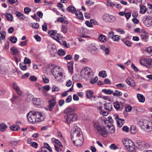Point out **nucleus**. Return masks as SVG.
Wrapping results in <instances>:
<instances>
[{
	"label": "nucleus",
	"mask_w": 152,
	"mask_h": 152,
	"mask_svg": "<svg viewBox=\"0 0 152 152\" xmlns=\"http://www.w3.org/2000/svg\"><path fill=\"white\" fill-rule=\"evenodd\" d=\"M28 122L34 124L36 122H40L44 119V117L40 112L30 111L27 114Z\"/></svg>",
	"instance_id": "f257e3e1"
},
{
	"label": "nucleus",
	"mask_w": 152,
	"mask_h": 152,
	"mask_svg": "<svg viewBox=\"0 0 152 152\" xmlns=\"http://www.w3.org/2000/svg\"><path fill=\"white\" fill-rule=\"evenodd\" d=\"M124 145L127 150L131 152H133L135 149V146L133 142L128 139H124L122 140Z\"/></svg>",
	"instance_id": "f03ea898"
},
{
	"label": "nucleus",
	"mask_w": 152,
	"mask_h": 152,
	"mask_svg": "<svg viewBox=\"0 0 152 152\" xmlns=\"http://www.w3.org/2000/svg\"><path fill=\"white\" fill-rule=\"evenodd\" d=\"M81 76L85 78H91L93 76L92 70L87 67L82 70L80 72Z\"/></svg>",
	"instance_id": "7ed1b4c3"
},
{
	"label": "nucleus",
	"mask_w": 152,
	"mask_h": 152,
	"mask_svg": "<svg viewBox=\"0 0 152 152\" xmlns=\"http://www.w3.org/2000/svg\"><path fill=\"white\" fill-rule=\"evenodd\" d=\"M73 129V131L71 132V137L72 140L74 139H76L77 138H79L83 136L82 135V132L79 127L77 126L74 127Z\"/></svg>",
	"instance_id": "20e7f679"
},
{
	"label": "nucleus",
	"mask_w": 152,
	"mask_h": 152,
	"mask_svg": "<svg viewBox=\"0 0 152 152\" xmlns=\"http://www.w3.org/2000/svg\"><path fill=\"white\" fill-rule=\"evenodd\" d=\"M115 16L107 13H104L102 16L103 20L106 22H113L115 20Z\"/></svg>",
	"instance_id": "39448f33"
},
{
	"label": "nucleus",
	"mask_w": 152,
	"mask_h": 152,
	"mask_svg": "<svg viewBox=\"0 0 152 152\" xmlns=\"http://www.w3.org/2000/svg\"><path fill=\"white\" fill-rule=\"evenodd\" d=\"M140 62L141 64L144 65L148 68L152 67V60L145 58H142L140 60Z\"/></svg>",
	"instance_id": "423d86ee"
},
{
	"label": "nucleus",
	"mask_w": 152,
	"mask_h": 152,
	"mask_svg": "<svg viewBox=\"0 0 152 152\" xmlns=\"http://www.w3.org/2000/svg\"><path fill=\"white\" fill-rule=\"evenodd\" d=\"M97 130L98 133L104 137H106L108 134V131L107 130V127H101L99 128Z\"/></svg>",
	"instance_id": "0eeeda50"
},
{
	"label": "nucleus",
	"mask_w": 152,
	"mask_h": 152,
	"mask_svg": "<svg viewBox=\"0 0 152 152\" xmlns=\"http://www.w3.org/2000/svg\"><path fill=\"white\" fill-rule=\"evenodd\" d=\"M143 22L147 27L152 25V18L151 16H145L143 18Z\"/></svg>",
	"instance_id": "6e6552de"
},
{
	"label": "nucleus",
	"mask_w": 152,
	"mask_h": 152,
	"mask_svg": "<svg viewBox=\"0 0 152 152\" xmlns=\"http://www.w3.org/2000/svg\"><path fill=\"white\" fill-rule=\"evenodd\" d=\"M147 11L148 13L150 15L152 14V5H150L149 9L146 10V7L144 5H141L140 7V12L141 13H144Z\"/></svg>",
	"instance_id": "1a4fd4ad"
},
{
	"label": "nucleus",
	"mask_w": 152,
	"mask_h": 152,
	"mask_svg": "<svg viewBox=\"0 0 152 152\" xmlns=\"http://www.w3.org/2000/svg\"><path fill=\"white\" fill-rule=\"evenodd\" d=\"M72 140L73 143L75 145L80 147L83 144V136L80 137L79 138H77L76 139H74Z\"/></svg>",
	"instance_id": "9d476101"
},
{
	"label": "nucleus",
	"mask_w": 152,
	"mask_h": 152,
	"mask_svg": "<svg viewBox=\"0 0 152 152\" xmlns=\"http://www.w3.org/2000/svg\"><path fill=\"white\" fill-rule=\"evenodd\" d=\"M88 50L90 53L92 54H95L97 53V51L99 50L98 48H96L93 44H90L88 47Z\"/></svg>",
	"instance_id": "9b49d317"
},
{
	"label": "nucleus",
	"mask_w": 152,
	"mask_h": 152,
	"mask_svg": "<svg viewBox=\"0 0 152 152\" xmlns=\"http://www.w3.org/2000/svg\"><path fill=\"white\" fill-rule=\"evenodd\" d=\"M77 118V115L75 113H73L67 117L66 118V121L69 123L71 121L76 120Z\"/></svg>",
	"instance_id": "f8f14e48"
},
{
	"label": "nucleus",
	"mask_w": 152,
	"mask_h": 152,
	"mask_svg": "<svg viewBox=\"0 0 152 152\" xmlns=\"http://www.w3.org/2000/svg\"><path fill=\"white\" fill-rule=\"evenodd\" d=\"M126 83L131 87H134L136 86L134 81L130 77H128L126 79Z\"/></svg>",
	"instance_id": "ddd939ff"
},
{
	"label": "nucleus",
	"mask_w": 152,
	"mask_h": 152,
	"mask_svg": "<svg viewBox=\"0 0 152 152\" xmlns=\"http://www.w3.org/2000/svg\"><path fill=\"white\" fill-rule=\"evenodd\" d=\"M11 53L12 55H17L19 54V51L16 47L13 46L10 49Z\"/></svg>",
	"instance_id": "4468645a"
},
{
	"label": "nucleus",
	"mask_w": 152,
	"mask_h": 152,
	"mask_svg": "<svg viewBox=\"0 0 152 152\" xmlns=\"http://www.w3.org/2000/svg\"><path fill=\"white\" fill-rule=\"evenodd\" d=\"M51 72L53 75L55 76L56 75H58L59 73L61 72H60L59 68L56 66L51 69Z\"/></svg>",
	"instance_id": "2eb2a0df"
},
{
	"label": "nucleus",
	"mask_w": 152,
	"mask_h": 152,
	"mask_svg": "<svg viewBox=\"0 0 152 152\" xmlns=\"http://www.w3.org/2000/svg\"><path fill=\"white\" fill-rule=\"evenodd\" d=\"M12 86L13 88L15 90L17 94L18 95H20L22 93V92L17 83H13Z\"/></svg>",
	"instance_id": "dca6fc26"
},
{
	"label": "nucleus",
	"mask_w": 152,
	"mask_h": 152,
	"mask_svg": "<svg viewBox=\"0 0 152 152\" xmlns=\"http://www.w3.org/2000/svg\"><path fill=\"white\" fill-rule=\"evenodd\" d=\"M106 126L107 127V130L108 131V134H112L115 132V127L113 126H110L109 125H108Z\"/></svg>",
	"instance_id": "f3484780"
},
{
	"label": "nucleus",
	"mask_w": 152,
	"mask_h": 152,
	"mask_svg": "<svg viewBox=\"0 0 152 152\" xmlns=\"http://www.w3.org/2000/svg\"><path fill=\"white\" fill-rule=\"evenodd\" d=\"M148 38V34L145 32H142V34H141V39L145 42H147V39Z\"/></svg>",
	"instance_id": "a211bd4d"
},
{
	"label": "nucleus",
	"mask_w": 152,
	"mask_h": 152,
	"mask_svg": "<svg viewBox=\"0 0 152 152\" xmlns=\"http://www.w3.org/2000/svg\"><path fill=\"white\" fill-rule=\"evenodd\" d=\"M64 113L66 114L67 117L74 113L72 108L70 107L66 108L64 111Z\"/></svg>",
	"instance_id": "6ab92c4d"
},
{
	"label": "nucleus",
	"mask_w": 152,
	"mask_h": 152,
	"mask_svg": "<svg viewBox=\"0 0 152 152\" xmlns=\"http://www.w3.org/2000/svg\"><path fill=\"white\" fill-rule=\"evenodd\" d=\"M137 96L139 101L140 102L143 103L145 101V97L142 94H137Z\"/></svg>",
	"instance_id": "aec40b11"
},
{
	"label": "nucleus",
	"mask_w": 152,
	"mask_h": 152,
	"mask_svg": "<svg viewBox=\"0 0 152 152\" xmlns=\"http://www.w3.org/2000/svg\"><path fill=\"white\" fill-rule=\"evenodd\" d=\"M138 144L140 147L142 149L144 148H148L149 147L148 144L144 142H139Z\"/></svg>",
	"instance_id": "412c9836"
},
{
	"label": "nucleus",
	"mask_w": 152,
	"mask_h": 152,
	"mask_svg": "<svg viewBox=\"0 0 152 152\" xmlns=\"http://www.w3.org/2000/svg\"><path fill=\"white\" fill-rule=\"evenodd\" d=\"M33 104L35 105H39L42 104V101L40 98H36L33 100Z\"/></svg>",
	"instance_id": "4be33fe9"
},
{
	"label": "nucleus",
	"mask_w": 152,
	"mask_h": 152,
	"mask_svg": "<svg viewBox=\"0 0 152 152\" xmlns=\"http://www.w3.org/2000/svg\"><path fill=\"white\" fill-rule=\"evenodd\" d=\"M15 14L16 16L20 20H24L26 18L23 14L18 11H16Z\"/></svg>",
	"instance_id": "5701e85b"
},
{
	"label": "nucleus",
	"mask_w": 152,
	"mask_h": 152,
	"mask_svg": "<svg viewBox=\"0 0 152 152\" xmlns=\"http://www.w3.org/2000/svg\"><path fill=\"white\" fill-rule=\"evenodd\" d=\"M48 103V107H53L56 105V102L55 99H52L49 101Z\"/></svg>",
	"instance_id": "b1692460"
},
{
	"label": "nucleus",
	"mask_w": 152,
	"mask_h": 152,
	"mask_svg": "<svg viewBox=\"0 0 152 152\" xmlns=\"http://www.w3.org/2000/svg\"><path fill=\"white\" fill-rule=\"evenodd\" d=\"M104 106L105 109L109 111L111 110L113 108L112 105L110 103L105 104Z\"/></svg>",
	"instance_id": "393cba45"
},
{
	"label": "nucleus",
	"mask_w": 152,
	"mask_h": 152,
	"mask_svg": "<svg viewBox=\"0 0 152 152\" xmlns=\"http://www.w3.org/2000/svg\"><path fill=\"white\" fill-rule=\"evenodd\" d=\"M57 31L56 30H52L50 31H48V33L50 35L51 37H52L53 39L55 36H56V35L57 34Z\"/></svg>",
	"instance_id": "a878e982"
},
{
	"label": "nucleus",
	"mask_w": 152,
	"mask_h": 152,
	"mask_svg": "<svg viewBox=\"0 0 152 152\" xmlns=\"http://www.w3.org/2000/svg\"><path fill=\"white\" fill-rule=\"evenodd\" d=\"M63 74L62 72H61L58 74V75H56L55 77L57 81H61L63 78Z\"/></svg>",
	"instance_id": "bb28decb"
},
{
	"label": "nucleus",
	"mask_w": 152,
	"mask_h": 152,
	"mask_svg": "<svg viewBox=\"0 0 152 152\" xmlns=\"http://www.w3.org/2000/svg\"><path fill=\"white\" fill-rule=\"evenodd\" d=\"M144 130L148 132L152 131V123L151 122H149V123H148V125Z\"/></svg>",
	"instance_id": "cd10ccee"
},
{
	"label": "nucleus",
	"mask_w": 152,
	"mask_h": 152,
	"mask_svg": "<svg viewBox=\"0 0 152 152\" xmlns=\"http://www.w3.org/2000/svg\"><path fill=\"white\" fill-rule=\"evenodd\" d=\"M75 15L77 18L79 20H83V16L82 13L80 11L75 12Z\"/></svg>",
	"instance_id": "c85d7f7f"
},
{
	"label": "nucleus",
	"mask_w": 152,
	"mask_h": 152,
	"mask_svg": "<svg viewBox=\"0 0 152 152\" xmlns=\"http://www.w3.org/2000/svg\"><path fill=\"white\" fill-rule=\"evenodd\" d=\"M67 11L72 13H74L76 11V8L71 5L69 6L67 8Z\"/></svg>",
	"instance_id": "c756f323"
},
{
	"label": "nucleus",
	"mask_w": 152,
	"mask_h": 152,
	"mask_svg": "<svg viewBox=\"0 0 152 152\" xmlns=\"http://www.w3.org/2000/svg\"><path fill=\"white\" fill-rule=\"evenodd\" d=\"M93 92L92 91L89 90H88L86 93L87 98L91 99L93 97Z\"/></svg>",
	"instance_id": "7c9ffc66"
},
{
	"label": "nucleus",
	"mask_w": 152,
	"mask_h": 152,
	"mask_svg": "<svg viewBox=\"0 0 152 152\" xmlns=\"http://www.w3.org/2000/svg\"><path fill=\"white\" fill-rule=\"evenodd\" d=\"M7 127V126L5 124L3 123H1L0 124V130L2 132H4Z\"/></svg>",
	"instance_id": "2f4dec72"
},
{
	"label": "nucleus",
	"mask_w": 152,
	"mask_h": 152,
	"mask_svg": "<svg viewBox=\"0 0 152 152\" xmlns=\"http://www.w3.org/2000/svg\"><path fill=\"white\" fill-rule=\"evenodd\" d=\"M33 96L31 94H28L26 97V101L28 102H30L33 100Z\"/></svg>",
	"instance_id": "473e14b6"
},
{
	"label": "nucleus",
	"mask_w": 152,
	"mask_h": 152,
	"mask_svg": "<svg viewBox=\"0 0 152 152\" xmlns=\"http://www.w3.org/2000/svg\"><path fill=\"white\" fill-rule=\"evenodd\" d=\"M10 128L12 131H18V129L20 128V127L18 125H13L10 126Z\"/></svg>",
	"instance_id": "72a5a7b5"
},
{
	"label": "nucleus",
	"mask_w": 152,
	"mask_h": 152,
	"mask_svg": "<svg viewBox=\"0 0 152 152\" xmlns=\"http://www.w3.org/2000/svg\"><path fill=\"white\" fill-rule=\"evenodd\" d=\"M68 69L69 72L72 73L73 71V67L72 63H69L67 64Z\"/></svg>",
	"instance_id": "f704fd0d"
},
{
	"label": "nucleus",
	"mask_w": 152,
	"mask_h": 152,
	"mask_svg": "<svg viewBox=\"0 0 152 152\" xmlns=\"http://www.w3.org/2000/svg\"><path fill=\"white\" fill-rule=\"evenodd\" d=\"M102 91L103 92L107 94H110L112 93L113 94V91L111 90L106 89H103Z\"/></svg>",
	"instance_id": "c9c22d12"
},
{
	"label": "nucleus",
	"mask_w": 152,
	"mask_h": 152,
	"mask_svg": "<svg viewBox=\"0 0 152 152\" xmlns=\"http://www.w3.org/2000/svg\"><path fill=\"white\" fill-rule=\"evenodd\" d=\"M20 66L21 69L23 70H25L27 69L26 64L25 63L23 62L20 63Z\"/></svg>",
	"instance_id": "e433bc0d"
},
{
	"label": "nucleus",
	"mask_w": 152,
	"mask_h": 152,
	"mask_svg": "<svg viewBox=\"0 0 152 152\" xmlns=\"http://www.w3.org/2000/svg\"><path fill=\"white\" fill-rule=\"evenodd\" d=\"M130 130L131 133H135L137 132L136 127L134 126H132L130 128Z\"/></svg>",
	"instance_id": "4c0bfd02"
},
{
	"label": "nucleus",
	"mask_w": 152,
	"mask_h": 152,
	"mask_svg": "<svg viewBox=\"0 0 152 152\" xmlns=\"http://www.w3.org/2000/svg\"><path fill=\"white\" fill-rule=\"evenodd\" d=\"M61 31L64 34L66 33L67 31V26L66 25H61Z\"/></svg>",
	"instance_id": "58836bf2"
},
{
	"label": "nucleus",
	"mask_w": 152,
	"mask_h": 152,
	"mask_svg": "<svg viewBox=\"0 0 152 152\" xmlns=\"http://www.w3.org/2000/svg\"><path fill=\"white\" fill-rule=\"evenodd\" d=\"M99 76L103 78H104L107 76V74L105 71H103L100 72L99 73Z\"/></svg>",
	"instance_id": "ea45409f"
},
{
	"label": "nucleus",
	"mask_w": 152,
	"mask_h": 152,
	"mask_svg": "<svg viewBox=\"0 0 152 152\" xmlns=\"http://www.w3.org/2000/svg\"><path fill=\"white\" fill-rule=\"evenodd\" d=\"M124 44L126 46L131 47H132V43L129 40H126L123 41Z\"/></svg>",
	"instance_id": "a19ab883"
},
{
	"label": "nucleus",
	"mask_w": 152,
	"mask_h": 152,
	"mask_svg": "<svg viewBox=\"0 0 152 152\" xmlns=\"http://www.w3.org/2000/svg\"><path fill=\"white\" fill-rule=\"evenodd\" d=\"M58 55L61 56H63L65 54V51L62 49H59L58 51Z\"/></svg>",
	"instance_id": "79ce46f5"
},
{
	"label": "nucleus",
	"mask_w": 152,
	"mask_h": 152,
	"mask_svg": "<svg viewBox=\"0 0 152 152\" xmlns=\"http://www.w3.org/2000/svg\"><path fill=\"white\" fill-rule=\"evenodd\" d=\"M0 34L1 35V37L2 38V39L3 40H4L5 39L6 37V32H5L3 30H1L0 32Z\"/></svg>",
	"instance_id": "37998d69"
},
{
	"label": "nucleus",
	"mask_w": 152,
	"mask_h": 152,
	"mask_svg": "<svg viewBox=\"0 0 152 152\" xmlns=\"http://www.w3.org/2000/svg\"><path fill=\"white\" fill-rule=\"evenodd\" d=\"M94 126L95 128L97 130L99 128H100L101 126H99V123L98 121H93Z\"/></svg>",
	"instance_id": "c03bdc74"
},
{
	"label": "nucleus",
	"mask_w": 152,
	"mask_h": 152,
	"mask_svg": "<svg viewBox=\"0 0 152 152\" xmlns=\"http://www.w3.org/2000/svg\"><path fill=\"white\" fill-rule=\"evenodd\" d=\"M99 40L102 42H104L106 40V38L105 36L103 34H101L99 37Z\"/></svg>",
	"instance_id": "a18cd8bd"
},
{
	"label": "nucleus",
	"mask_w": 152,
	"mask_h": 152,
	"mask_svg": "<svg viewBox=\"0 0 152 152\" xmlns=\"http://www.w3.org/2000/svg\"><path fill=\"white\" fill-rule=\"evenodd\" d=\"M122 94L121 91H118L117 90H116L115 92L113 93V95L115 96H121Z\"/></svg>",
	"instance_id": "49530a36"
},
{
	"label": "nucleus",
	"mask_w": 152,
	"mask_h": 152,
	"mask_svg": "<svg viewBox=\"0 0 152 152\" xmlns=\"http://www.w3.org/2000/svg\"><path fill=\"white\" fill-rule=\"evenodd\" d=\"M98 80L97 77H95L94 78H92L91 79L90 82L91 84H93L96 83Z\"/></svg>",
	"instance_id": "de8ad7c7"
},
{
	"label": "nucleus",
	"mask_w": 152,
	"mask_h": 152,
	"mask_svg": "<svg viewBox=\"0 0 152 152\" xmlns=\"http://www.w3.org/2000/svg\"><path fill=\"white\" fill-rule=\"evenodd\" d=\"M10 40L12 43H15L17 42V39L16 37L13 36L10 37Z\"/></svg>",
	"instance_id": "09e8293b"
},
{
	"label": "nucleus",
	"mask_w": 152,
	"mask_h": 152,
	"mask_svg": "<svg viewBox=\"0 0 152 152\" xmlns=\"http://www.w3.org/2000/svg\"><path fill=\"white\" fill-rule=\"evenodd\" d=\"M44 145L45 147V148H46V149H47L48 150L50 151V152H52V150L51 147L49 146L48 143L46 142L44 143Z\"/></svg>",
	"instance_id": "8fccbe9b"
},
{
	"label": "nucleus",
	"mask_w": 152,
	"mask_h": 152,
	"mask_svg": "<svg viewBox=\"0 0 152 152\" xmlns=\"http://www.w3.org/2000/svg\"><path fill=\"white\" fill-rule=\"evenodd\" d=\"M7 15H8L10 16V17L8 16L7 15H6L5 17L7 19L10 21H12L13 20L12 18H13V17L12 16V15L11 14H7Z\"/></svg>",
	"instance_id": "3c124183"
},
{
	"label": "nucleus",
	"mask_w": 152,
	"mask_h": 152,
	"mask_svg": "<svg viewBox=\"0 0 152 152\" xmlns=\"http://www.w3.org/2000/svg\"><path fill=\"white\" fill-rule=\"evenodd\" d=\"M114 106L115 108L117 110H119L120 108V105L117 101L114 103Z\"/></svg>",
	"instance_id": "603ef678"
},
{
	"label": "nucleus",
	"mask_w": 152,
	"mask_h": 152,
	"mask_svg": "<svg viewBox=\"0 0 152 152\" xmlns=\"http://www.w3.org/2000/svg\"><path fill=\"white\" fill-rule=\"evenodd\" d=\"M42 78L43 82L45 83H48L49 82V80L48 79L45 75L42 76Z\"/></svg>",
	"instance_id": "864d4df0"
},
{
	"label": "nucleus",
	"mask_w": 152,
	"mask_h": 152,
	"mask_svg": "<svg viewBox=\"0 0 152 152\" xmlns=\"http://www.w3.org/2000/svg\"><path fill=\"white\" fill-rule=\"evenodd\" d=\"M148 123H149V122H148L147 120H143V126H142V128L144 129H145V128L146 126H147L148 125Z\"/></svg>",
	"instance_id": "5fc2aeb1"
},
{
	"label": "nucleus",
	"mask_w": 152,
	"mask_h": 152,
	"mask_svg": "<svg viewBox=\"0 0 152 152\" xmlns=\"http://www.w3.org/2000/svg\"><path fill=\"white\" fill-rule=\"evenodd\" d=\"M24 11L25 13L26 14H28L31 12V9L28 7H26L24 8Z\"/></svg>",
	"instance_id": "6e6d98bb"
},
{
	"label": "nucleus",
	"mask_w": 152,
	"mask_h": 152,
	"mask_svg": "<svg viewBox=\"0 0 152 152\" xmlns=\"http://www.w3.org/2000/svg\"><path fill=\"white\" fill-rule=\"evenodd\" d=\"M39 24L37 23H35L32 24L31 26L32 28H36L38 29L39 28Z\"/></svg>",
	"instance_id": "4d7b16f0"
},
{
	"label": "nucleus",
	"mask_w": 152,
	"mask_h": 152,
	"mask_svg": "<svg viewBox=\"0 0 152 152\" xmlns=\"http://www.w3.org/2000/svg\"><path fill=\"white\" fill-rule=\"evenodd\" d=\"M55 142L61 147H63V145L61 142L58 139H55Z\"/></svg>",
	"instance_id": "13d9d810"
},
{
	"label": "nucleus",
	"mask_w": 152,
	"mask_h": 152,
	"mask_svg": "<svg viewBox=\"0 0 152 152\" xmlns=\"http://www.w3.org/2000/svg\"><path fill=\"white\" fill-rule=\"evenodd\" d=\"M116 86L118 88H121L126 87V86L125 85L122 83H119L118 84H117L116 85Z\"/></svg>",
	"instance_id": "bf43d9fd"
},
{
	"label": "nucleus",
	"mask_w": 152,
	"mask_h": 152,
	"mask_svg": "<svg viewBox=\"0 0 152 152\" xmlns=\"http://www.w3.org/2000/svg\"><path fill=\"white\" fill-rule=\"evenodd\" d=\"M56 35H57L56 36H55V37L54 38V39L56 40H58V39L62 38L63 37V36L61 34H56Z\"/></svg>",
	"instance_id": "052dcab7"
},
{
	"label": "nucleus",
	"mask_w": 152,
	"mask_h": 152,
	"mask_svg": "<svg viewBox=\"0 0 152 152\" xmlns=\"http://www.w3.org/2000/svg\"><path fill=\"white\" fill-rule=\"evenodd\" d=\"M42 29L43 31H46L47 30V23L45 22L42 26Z\"/></svg>",
	"instance_id": "680f3d73"
},
{
	"label": "nucleus",
	"mask_w": 152,
	"mask_h": 152,
	"mask_svg": "<svg viewBox=\"0 0 152 152\" xmlns=\"http://www.w3.org/2000/svg\"><path fill=\"white\" fill-rule=\"evenodd\" d=\"M72 99V96L71 95L69 96L65 100L66 102L67 103L70 102Z\"/></svg>",
	"instance_id": "e2e57ef3"
},
{
	"label": "nucleus",
	"mask_w": 152,
	"mask_h": 152,
	"mask_svg": "<svg viewBox=\"0 0 152 152\" xmlns=\"http://www.w3.org/2000/svg\"><path fill=\"white\" fill-rule=\"evenodd\" d=\"M58 88L55 85H53L52 88V91L54 92L55 91H58Z\"/></svg>",
	"instance_id": "0e129e2a"
},
{
	"label": "nucleus",
	"mask_w": 152,
	"mask_h": 152,
	"mask_svg": "<svg viewBox=\"0 0 152 152\" xmlns=\"http://www.w3.org/2000/svg\"><path fill=\"white\" fill-rule=\"evenodd\" d=\"M117 123L118 126L121 127L122 126L124 123V122H121L119 120H117Z\"/></svg>",
	"instance_id": "69168bd1"
},
{
	"label": "nucleus",
	"mask_w": 152,
	"mask_h": 152,
	"mask_svg": "<svg viewBox=\"0 0 152 152\" xmlns=\"http://www.w3.org/2000/svg\"><path fill=\"white\" fill-rule=\"evenodd\" d=\"M37 77L34 76H31L30 77V80L33 82L37 80Z\"/></svg>",
	"instance_id": "338daca9"
},
{
	"label": "nucleus",
	"mask_w": 152,
	"mask_h": 152,
	"mask_svg": "<svg viewBox=\"0 0 152 152\" xmlns=\"http://www.w3.org/2000/svg\"><path fill=\"white\" fill-rule=\"evenodd\" d=\"M114 36V33L113 31H111L108 34V36L110 38H111L112 39L113 37Z\"/></svg>",
	"instance_id": "774afa93"
}]
</instances>
